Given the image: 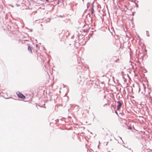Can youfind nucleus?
Listing matches in <instances>:
<instances>
[{"label":"nucleus","mask_w":152,"mask_h":152,"mask_svg":"<svg viewBox=\"0 0 152 152\" xmlns=\"http://www.w3.org/2000/svg\"><path fill=\"white\" fill-rule=\"evenodd\" d=\"M129 101V102H130ZM130 103V104H131L130 103Z\"/></svg>","instance_id":"14"},{"label":"nucleus","mask_w":152,"mask_h":152,"mask_svg":"<svg viewBox=\"0 0 152 152\" xmlns=\"http://www.w3.org/2000/svg\"><path fill=\"white\" fill-rule=\"evenodd\" d=\"M143 88H144H144H145V86H144V85H143Z\"/></svg>","instance_id":"8"},{"label":"nucleus","mask_w":152,"mask_h":152,"mask_svg":"<svg viewBox=\"0 0 152 152\" xmlns=\"http://www.w3.org/2000/svg\"><path fill=\"white\" fill-rule=\"evenodd\" d=\"M147 36H148V37L149 36V35L148 34H147Z\"/></svg>","instance_id":"9"},{"label":"nucleus","mask_w":152,"mask_h":152,"mask_svg":"<svg viewBox=\"0 0 152 152\" xmlns=\"http://www.w3.org/2000/svg\"><path fill=\"white\" fill-rule=\"evenodd\" d=\"M131 96H130V101H131V102L132 103V101L131 99Z\"/></svg>","instance_id":"7"},{"label":"nucleus","mask_w":152,"mask_h":152,"mask_svg":"<svg viewBox=\"0 0 152 152\" xmlns=\"http://www.w3.org/2000/svg\"><path fill=\"white\" fill-rule=\"evenodd\" d=\"M134 75H135V77L136 78V79H137V75L136 74H135V73H134Z\"/></svg>","instance_id":"6"},{"label":"nucleus","mask_w":152,"mask_h":152,"mask_svg":"<svg viewBox=\"0 0 152 152\" xmlns=\"http://www.w3.org/2000/svg\"><path fill=\"white\" fill-rule=\"evenodd\" d=\"M28 50L29 51V52L31 53H32V51L31 47L29 46L28 47Z\"/></svg>","instance_id":"4"},{"label":"nucleus","mask_w":152,"mask_h":152,"mask_svg":"<svg viewBox=\"0 0 152 152\" xmlns=\"http://www.w3.org/2000/svg\"><path fill=\"white\" fill-rule=\"evenodd\" d=\"M17 94L18 97L21 99H25L26 98L25 96L23 94L20 92H18Z\"/></svg>","instance_id":"2"},{"label":"nucleus","mask_w":152,"mask_h":152,"mask_svg":"<svg viewBox=\"0 0 152 152\" xmlns=\"http://www.w3.org/2000/svg\"><path fill=\"white\" fill-rule=\"evenodd\" d=\"M115 113L116 114H118V113H117V111H115Z\"/></svg>","instance_id":"11"},{"label":"nucleus","mask_w":152,"mask_h":152,"mask_svg":"<svg viewBox=\"0 0 152 152\" xmlns=\"http://www.w3.org/2000/svg\"><path fill=\"white\" fill-rule=\"evenodd\" d=\"M134 4H135V5L136 7H138V4H137V2H134Z\"/></svg>","instance_id":"5"},{"label":"nucleus","mask_w":152,"mask_h":152,"mask_svg":"<svg viewBox=\"0 0 152 152\" xmlns=\"http://www.w3.org/2000/svg\"><path fill=\"white\" fill-rule=\"evenodd\" d=\"M138 88H139V90H140V88H139V87H138Z\"/></svg>","instance_id":"12"},{"label":"nucleus","mask_w":152,"mask_h":152,"mask_svg":"<svg viewBox=\"0 0 152 152\" xmlns=\"http://www.w3.org/2000/svg\"><path fill=\"white\" fill-rule=\"evenodd\" d=\"M133 72H134V71Z\"/></svg>","instance_id":"13"},{"label":"nucleus","mask_w":152,"mask_h":152,"mask_svg":"<svg viewBox=\"0 0 152 152\" xmlns=\"http://www.w3.org/2000/svg\"><path fill=\"white\" fill-rule=\"evenodd\" d=\"M117 103H118V105H117V110H119V109H120L121 106L122 104L119 101H118L117 102Z\"/></svg>","instance_id":"3"},{"label":"nucleus","mask_w":152,"mask_h":152,"mask_svg":"<svg viewBox=\"0 0 152 152\" xmlns=\"http://www.w3.org/2000/svg\"><path fill=\"white\" fill-rule=\"evenodd\" d=\"M136 58H135V60L136 61V63H135L134 62V64H135V66H140V63L139 61L138 58H137V51H136Z\"/></svg>","instance_id":"1"},{"label":"nucleus","mask_w":152,"mask_h":152,"mask_svg":"<svg viewBox=\"0 0 152 152\" xmlns=\"http://www.w3.org/2000/svg\"><path fill=\"white\" fill-rule=\"evenodd\" d=\"M129 129H132V127H130L129 128Z\"/></svg>","instance_id":"10"}]
</instances>
